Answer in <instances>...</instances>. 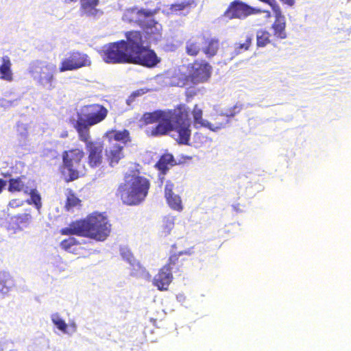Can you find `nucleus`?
I'll return each mask as SVG.
<instances>
[{
	"mask_svg": "<svg viewBox=\"0 0 351 351\" xmlns=\"http://www.w3.org/2000/svg\"><path fill=\"white\" fill-rule=\"evenodd\" d=\"M126 40L108 45L101 51L104 61L108 64H132L154 68L160 62L154 50L145 46L141 31L131 30L125 33Z\"/></svg>",
	"mask_w": 351,
	"mask_h": 351,
	"instance_id": "f257e3e1",
	"label": "nucleus"
},
{
	"mask_svg": "<svg viewBox=\"0 0 351 351\" xmlns=\"http://www.w3.org/2000/svg\"><path fill=\"white\" fill-rule=\"evenodd\" d=\"M111 224L101 213H93L86 218L70 223L68 227L60 229L62 235H77L104 241L110 235Z\"/></svg>",
	"mask_w": 351,
	"mask_h": 351,
	"instance_id": "f03ea898",
	"label": "nucleus"
},
{
	"mask_svg": "<svg viewBox=\"0 0 351 351\" xmlns=\"http://www.w3.org/2000/svg\"><path fill=\"white\" fill-rule=\"evenodd\" d=\"M150 188L149 180L138 173L125 176L124 182L121 183L116 191V196L123 204L136 206L143 202Z\"/></svg>",
	"mask_w": 351,
	"mask_h": 351,
	"instance_id": "7ed1b4c3",
	"label": "nucleus"
},
{
	"mask_svg": "<svg viewBox=\"0 0 351 351\" xmlns=\"http://www.w3.org/2000/svg\"><path fill=\"white\" fill-rule=\"evenodd\" d=\"M108 110L101 104H94L83 107L82 112L77 114L74 124L78 136L86 140L90 136V127L103 121L108 115Z\"/></svg>",
	"mask_w": 351,
	"mask_h": 351,
	"instance_id": "20e7f679",
	"label": "nucleus"
},
{
	"mask_svg": "<svg viewBox=\"0 0 351 351\" xmlns=\"http://www.w3.org/2000/svg\"><path fill=\"white\" fill-rule=\"evenodd\" d=\"M85 153L81 147H75L62 152V165L60 167L62 174L67 172L65 178L66 182H72L83 176L86 171L83 162Z\"/></svg>",
	"mask_w": 351,
	"mask_h": 351,
	"instance_id": "39448f33",
	"label": "nucleus"
},
{
	"mask_svg": "<svg viewBox=\"0 0 351 351\" xmlns=\"http://www.w3.org/2000/svg\"><path fill=\"white\" fill-rule=\"evenodd\" d=\"M132 12L136 15L138 19L136 22L144 31L141 32L143 34V40H145V45L150 48L148 40L156 39V36L160 35L162 29L161 25L152 18L156 14L157 10L133 9Z\"/></svg>",
	"mask_w": 351,
	"mask_h": 351,
	"instance_id": "423d86ee",
	"label": "nucleus"
},
{
	"mask_svg": "<svg viewBox=\"0 0 351 351\" xmlns=\"http://www.w3.org/2000/svg\"><path fill=\"white\" fill-rule=\"evenodd\" d=\"M168 115L166 124L154 126L151 130V135L154 136H163L171 132L172 124L191 123L188 107L180 104L173 109L165 110Z\"/></svg>",
	"mask_w": 351,
	"mask_h": 351,
	"instance_id": "0eeeda50",
	"label": "nucleus"
},
{
	"mask_svg": "<svg viewBox=\"0 0 351 351\" xmlns=\"http://www.w3.org/2000/svg\"><path fill=\"white\" fill-rule=\"evenodd\" d=\"M188 77L191 86L205 83L211 77L213 67L205 60H195L187 66Z\"/></svg>",
	"mask_w": 351,
	"mask_h": 351,
	"instance_id": "6e6552de",
	"label": "nucleus"
},
{
	"mask_svg": "<svg viewBox=\"0 0 351 351\" xmlns=\"http://www.w3.org/2000/svg\"><path fill=\"white\" fill-rule=\"evenodd\" d=\"M90 138L91 136H89L86 140H83L82 136H78L79 140L85 144L87 165L91 169H96L100 167L104 162V145L101 141H91Z\"/></svg>",
	"mask_w": 351,
	"mask_h": 351,
	"instance_id": "1a4fd4ad",
	"label": "nucleus"
},
{
	"mask_svg": "<svg viewBox=\"0 0 351 351\" xmlns=\"http://www.w3.org/2000/svg\"><path fill=\"white\" fill-rule=\"evenodd\" d=\"M91 60L86 53L80 51L73 50L67 53L60 64L59 70L60 72L74 71L82 67L89 66Z\"/></svg>",
	"mask_w": 351,
	"mask_h": 351,
	"instance_id": "9d476101",
	"label": "nucleus"
},
{
	"mask_svg": "<svg viewBox=\"0 0 351 351\" xmlns=\"http://www.w3.org/2000/svg\"><path fill=\"white\" fill-rule=\"evenodd\" d=\"M255 13V9L240 0L232 1L224 11L223 16L227 19H244Z\"/></svg>",
	"mask_w": 351,
	"mask_h": 351,
	"instance_id": "9b49d317",
	"label": "nucleus"
},
{
	"mask_svg": "<svg viewBox=\"0 0 351 351\" xmlns=\"http://www.w3.org/2000/svg\"><path fill=\"white\" fill-rule=\"evenodd\" d=\"M273 11L275 16V20L271 25L273 34L278 39H285L287 37L285 16L282 14L279 5H274Z\"/></svg>",
	"mask_w": 351,
	"mask_h": 351,
	"instance_id": "f8f14e48",
	"label": "nucleus"
},
{
	"mask_svg": "<svg viewBox=\"0 0 351 351\" xmlns=\"http://www.w3.org/2000/svg\"><path fill=\"white\" fill-rule=\"evenodd\" d=\"M202 52L205 56L210 59L215 56L220 47L219 39L209 33H202Z\"/></svg>",
	"mask_w": 351,
	"mask_h": 351,
	"instance_id": "ddd939ff",
	"label": "nucleus"
},
{
	"mask_svg": "<svg viewBox=\"0 0 351 351\" xmlns=\"http://www.w3.org/2000/svg\"><path fill=\"white\" fill-rule=\"evenodd\" d=\"M174 184L171 180H167L165 186V197L169 206L176 211H182L183 209L180 197L173 193Z\"/></svg>",
	"mask_w": 351,
	"mask_h": 351,
	"instance_id": "4468645a",
	"label": "nucleus"
},
{
	"mask_svg": "<svg viewBox=\"0 0 351 351\" xmlns=\"http://www.w3.org/2000/svg\"><path fill=\"white\" fill-rule=\"evenodd\" d=\"M165 79L170 86H191L188 75L178 69L167 71Z\"/></svg>",
	"mask_w": 351,
	"mask_h": 351,
	"instance_id": "2eb2a0df",
	"label": "nucleus"
},
{
	"mask_svg": "<svg viewBox=\"0 0 351 351\" xmlns=\"http://www.w3.org/2000/svg\"><path fill=\"white\" fill-rule=\"evenodd\" d=\"M173 279V274L168 271L166 267H162L154 276L152 280V284L154 286L156 287L159 291H167Z\"/></svg>",
	"mask_w": 351,
	"mask_h": 351,
	"instance_id": "dca6fc26",
	"label": "nucleus"
},
{
	"mask_svg": "<svg viewBox=\"0 0 351 351\" xmlns=\"http://www.w3.org/2000/svg\"><path fill=\"white\" fill-rule=\"evenodd\" d=\"M32 219L30 213H24L12 216L9 222L8 228L14 232L22 230L24 228L27 227Z\"/></svg>",
	"mask_w": 351,
	"mask_h": 351,
	"instance_id": "f3484780",
	"label": "nucleus"
},
{
	"mask_svg": "<svg viewBox=\"0 0 351 351\" xmlns=\"http://www.w3.org/2000/svg\"><path fill=\"white\" fill-rule=\"evenodd\" d=\"M177 162L173 154L166 152L162 154L155 164L154 167L159 171V176H164L167 173L171 167L176 165Z\"/></svg>",
	"mask_w": 351,
	"mask_h": 351,
	"instance_id": "a211bd4d",
	"label": "nucleus"
},
{
	"mask_svg": "<svg viewBox=\"0 0 351 351\" xmlns=\"http://www.w3.org/2000/svg\"><path fill=\"white\" fill-rule=\"evenodd\" d=\"M167 117L168 115L165 110H158L152 112H145L141 120L145 125L158 123L156 125H164L168 120Z\"/></svg>",
	"mask_w": 351,
	"mask_h": 351,
	"instance_id": "6ab92c4d",
	"label": "nucleus"
},
{
	"mask_svg": "<svg viewBox=\"0 0 351 351\" xmlns=\"http://www.w3.org/2000/svg\"><path fill=\"white\" fill-rule=\"evenodd\" d=\"M202 33L192 36L186 42V53L193 57L198 56L202 51Z\"/></svg>",
	"mask_w": 351,
	"mask_h": 351,
	"instance_id": "aec40b11",
	"label": "nucleus"
},
{
	"mask_svg": "<svg viewBox=\"0 0 351 351\" xmlns=\"http://www.w3.org/2000/svg\"><path fill=\"white\" fill-rule=\"evenodd\" d=\"M191 123L184 124H172V129L171 131H174L177 133V136L175 137L176 141L182 145H188L190 140L191 131L190 129Z\"/></svg>",
	"mask_w": 351,
	"mask_h": 351,
	"instance_id": "412c9836",
	"label": "nucleus"
},
{
	"mask_svg": "<svg viewBox=\"0 0 351 351\" xmlns=\"http://www.w3.org/2000/svg\"><path fill=\"white\" fill-rule=\"evenodd\" d=\"M242 40L234 45V55L237 56L250 50L252 45L254 36L251 33H245L241 36Z\"/></svg>",
	"mask_w": 351,
	"mask_h": 351,
	"instance_id": "4be33fe9",
	"label": "nucleus"
},
{
	"mask_svg": "<svg viewBox=\"0 0 351 351\" xmlns=\"http://www.w3.org/2000/svg\"><path fill=\"white\" fill-rule=\"evenodd\" d=\"M80 11L84 15L96 16L99 13V10L97 8L99 3V0H80Z\"/></svg>",
	"mask_w": 351,
	"mask_h": 351,
	"instance_id": "5701e85b",
	"label": "nucleus"
},
{
	"mask_svg": "<svg viewBox=\"0 0 351 351\" xmlns=\"http://www.w3.org/2000/svg\"><path fill=\"white\" fill-rule=\"evenodd\" d=\"M230 120L224 112L216 114L213 116L212 121H208L206 128L211 131L217 132L221 130L229 123Z\"/></svg>",
	"mask_w": 351,
	"mask_h": 351,
	"instance_id": "b1692460",
	"label": "nucleus"
},
{
	"mask_svg": "<svg viewBox=\"0 0 351 351\" xmlns=\"http://www.w3.org/2000/svg\"><path fill=\"white\" fill-rule=\"evenodd\" d=\"M106 155L109 165L113 167L123 157V147L119 144H115L106 150Z\"/></svg>",
	"mask_w": 351,
	"mask_h": 351,
	"instance_id": "393cba45",
	"label": "nucleus"
},
{
	"mask_svg": "<svg viewBox=\"0 0 351 351\" xmlns=\"http://www.w3.org/2000/svg\"><path fill=\"white\" fill-rule=\"evenodd\" d=\"M184 254L187 253L186 252H180L178 254H172L169 256L167 263L162 267H166V269L171 273L180 271V267L183 265V260L180 259V256Z\"/></svg>",
	"mask_w": 351,
	"mask_h": 351,
	"instance_id": "a878e982",
	"label": "nucleus"
},
{
	"mask_svg": "<svg viewBox=\"0 0 351 351\" xmlns=\"http://www.w3.org/2000/svg\"><path fill=\"white\" fill-rule=\"evenodd\" d=\"M15 287V281L9 272L0 271V293L7 294Z\"/></svg>",
	"mask_w": 351,
	"mask_h": 351,
	"instance_id": "bb28decb",
	"label": "nucleus"
},
{
	"mask_svg": "<svg viewBox=\"0 0 351 351\" xmlns=\"http://www.w3.org/2000/svg\"><path fill=\"white\" fill-rule=\"evenodd\" d=\"M1 64L0 65V79L12 82L13 80V73L12 71V62L8 56H4L1 58Z\"/></svg>",
	"mask_w": 351,
	"mask_h": 351,
	"instance_id": "cd10ccee",
	"label": "nucleus"
},
{
	"mask_svg": "<svg viewBox=\"0 0 351 351\" xmlns=\"http://www.w3.org/2000/svg\"><path fill=\"white\" fill-rule=\"evenodd\" d=\"M53 80L52 71L47 66H44L40 73L38 83L51 90L54 87L53 85Z\"/></svg>",
	"mask_w": 351,
	"mask_h": 351,
	"instance_id": "c85d7f7f",
	"label": "nucleus"
},
{
	"mask_svg": "<svg viewBox=\"0 0 351 351\" xmlns=\"http://www.w3.org/2000/svg\"><path fill=\"white\" fill-rule=\"evenodd\" d=\"M197 6L196 0H182L170 5L169 10L172 13L178 14L184 10L189 12L192 8Z\"/></svg>",
	"mask_w": 351,
	"mask_h": 351,
	"instance_id": "c756f323",
	"label": "nucleus"
},
{
	"mask_svg": "<svg viewBox=\"0 0 351 351\" xmlns=\"http://www.w3.org/2000/svg\"><path fill=\"white\" fill-rule=\"evenodd\" d=\"M191 114L193 116V123L195 128H206L208 121L203 119V110L198 104H196L193 106Z\"/></svg>",
	"mask_w": 351,
	"mask_h": 351,
	"instance_id": "7c9ffc66",
	"label": "nucleus"
},
{
	"mask_svg": "<svg viewBox=\"0 0 351 351\" xmlns=\"http://www.w3.org/2000/svg\"><path fill=\"white\" fill-rule=\"evenodd\" d=\"M257 47H265L271 42V34L265 29H258L256 32Z\"/></svg>",
	"mask_w": 351,
	"mask_h": 351,
	"instance_id": "2f4dec72",
	"label": "nucleus"
},
{
	"mask_svg": "<svg viewBox=\"0 0 351 351\" xmlns=\"http://www.w3.org/2000/svg\"><path fill=\"white\" fill-rule=\"evenodd\" d=\"M8 191L10 193L21 192L24 191L25 193H27V187L25 183L22 181L21 177H17L16 178H10L8 180Z\"/></svg>",
	"mask_w": 351,
	"mask_h": 351,
	"instance_id": "473e14b6",
	"label": "nucleus"
},
{
	"mask_svg": "<svg viewBox=\"0 0 351 351\" xmlns=\"http://www.w3.org/2000/svg\"><path fill=\"white\" fill-rule=\"evenodd\" d=\"M110 134H113L112 138L114 141H121L124 143L130 141V132L126 129L121 131L112 130Z\"/></svg>",
	"mask_w": 351,
	"mask_h": 351,
	"instance_id": "72a5a7b5",
	"label": "nucleus"
},
{
	"mask_svg": "<svg viewBox=\"0 0 351 351\" xmlns=\"http://www.w3.org/2000/svg\"><path fill=\"white\" fill-rule=\"evenodd\" d=\"M81 200L76 196L72 190H69L66 201L65 203V207L67 210H69L73 207L80 206Z\"/></svg>",
	"mask_w": 351,
	"mask_h": 351,
	"instance_id": "f704fd0d",
	"label": "nucleus"
},
{
	"mask_svg": "<svg viewBox=\"0 0 351 351\" xmlns=\"http://www.w3.org/2000/svg\"><path fill=\"white\" fill-rule=\"evenodd\" d=\"M30 199L27 200L29 204H34L36 208L39 210L42 206L41 197L36 189H33L29 191Z\"/></svg>",
	"mask_w": 351,
	"mask_h": 351,
	"instance_id": "c9c22d12",
	"label": "nucleus"
},
{
	"mask_svg": "<svg viewBox=\"0 0 351 351\" xmlns=\"http://www.w3.org/2000/svg\"><path fill=\"white\" fill-rule=\"evenodd\" d=\"M174 227V220L172 217H165L163 218L161 225V231L164 235H167Z\"/></svg>",
	"mask_w": 351,
	"mask_h": 351,
	"instance_id": "e433bc0d",
	"label": "nucleus"
},
{
	"mask_svg": "<svg viewBox=\"0 0 351 351\" xmlns=\"http://www.w3.org/2000/svg\"><path fill=\"white\" fill-rule=\"evenodd\" d=\"M80 244V242L77 239L73 237H70L62 240L60 243V246L62 250L65 251H70L72 247Z\"/></svg>",
	"mask_w": 351,
	"mask_h": 351,
	"instance_id": "4c0bfd02",
	"label": "nucleus"
},
{
	"mask_svg": "<svg viewBox=\"0 0 351 351\" xmlns=\"http://www.w3.org/2000/svg\"><path fill=\"white\" fill-rule=\"evenodd\" d=\"M51 320L60 330L64 333L66 332L67 324L63 319H60L58 315H53Z\"/></svg>",
	"mask_w": 351,
	"mask_h": 351,
	"instance_id": "58836bf2",
	"label": "nucleus"
},
{
	"mask_svg": "<svg viewBox=\"0 0 351 351\" xmlns=\"http://www.w3.org/2000/svg\"><path fill=\"white\" fill-rule=\"evenodd\" d=\"M242 109V105L241 104H235L233 107L229 108L226 112V115L228 116L229 120L234 117L236 114L239 113Z\"/></svg>",
	"mask_w": 351,
	"mask_h": 351,
	"instance_id": "ea45409f",
	"label": "nucleus"
},
{
	"mask_svg": "<svg viewBox=\"0 0 351 351\" xmlns=\"http://www.w3.org/2000/svg\"><path fill=\"white\" fill-rule=\"evenodd\" d=\"M23 204H24L23 200L15 198V199H11L9 202L8 206L11 208H16L20 206H22Z\"/></svg>",
	"mask_w": 351,
	"mask_h": 351,
	"instance_id": "a19ab883",
	"label": "nucleus"
},
{
	"mask_svg": "<svg viewBox=\"0 0 351 351\" xmlns=\"http://www.w3.org/2000/svg\"><path fill=\"white\" fill-rule=\"evenodd\" d=\"M197 94L196 90H186L185 93L186 99L189 101V98H192L193 96H195Z\"/></svg>",
	"mask_w": 351,
	"mask_h": 351,
	"instance_id": "79ce46f5",
	"label": "nucleus"
},
{
	"mask_svg": "<svg viewBox=\"0 0 351 351\" xmlns=\"http://www.w3.org/2000/svg\"><path fill=\"white\" fill-rule=\"evenodd\" d=\"M5 185L6 182L4 180L0 178V193L2 192Z\"/></svg>",
	"mask_w": 351,
	"mask_h": 351,
	"instance_id": "37998d69",
	"label": "nucleus"
},
{
	"mask_svg": "<svg viewBox=\"0 0 351 351\" xmlns=\"http://www.w3.org/2000/svg\"><path fill=\"white\" fill-rule=\"evenodd\" d=\"M77 0H64L65 3H70L72 2H76Z\"/></svg>",
	"mask_w": 351,
	"mask_h": 351,
	"instance_id": "c03bdc74",
	"label": "nucleus"
}]
</instances>
